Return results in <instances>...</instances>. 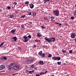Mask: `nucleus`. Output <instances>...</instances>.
Instances as JSON below:
<instances>
[{
  "label": "nucleus",
  "mask_w": 76,
  "mask_h": 76,
  "mask_svg": "<svg viewBox=\"0 0 76 76\" xmlns=\"http://www.w3.org/2000/svg\"><path fill=\"white\" fill-rule=\"evenodd\" d=\"M50 38H48L47 37H45V39L46 40V41H47L48 42L50 43V42H55L56 41V39L54 37H50Z\"/></svg>",
  "instance_id": "1"
},
{
  "label": "nucleus",
  "mask_w": 76,
  "mask_h": 76,
  "mask_svg": "<svg viewBox=\"0 0 76 76\" xmlns=\"http://www.w3.org/2000/svg\"><path fill=\"white\" fill-rule=\"evenodd\" d=\"M52 58L53 60H58V61H59V60H61V58L59 56L53 57H52Z\"/></svg>",
  "instance_id": "2"
},
{
  "label": "nucleus",
  "mask_w": 76,
  "mask_h": 76,
  "mask_svg": "<svg viewBox=\"0 0 76 76\" xmlns=\"http://www.w3.org/2000/svg\"><path fill=\"white\" fill-rule=\"evenodd\" d=\"M53 13L55 16H58L59 15V11L58 10H56L53 11Z\"/></svg>",
  "instance_id": "3"
},
{
  "label": "nucleus",
  "mask_w": 76,
  "mask_h": 76,
  "mask_svg": "<svg viewBox=\"0 0 76 76\" xmlns=\"http://www.w3.org/2000/svg\"><path fill=\"white\" fill-rule=\"evenodd\" d=\"M23 38H24L23 42H26L29 41V39H28V36H26L24 35Z\"/></svg>",
  "instance_id": "4"
},
{
  "label": "nucleus",
  "mask_w": 76,
  "mask_h": 76,
  "mask_svg": "<svg viewBox=\"0 0 76 76\" xmlns=\"http://www.w3.org/2000/svg\"><path fill=\"white\" fill-rule=\"evenodd\" d=\"M12 42H16L17 41V37H16L15 36L14 37H12Z\"/></svg>",
  "instance_id": "5"
},
{
  "label": "nucleus",
  "mask_w": 76,
  "mask_h": 76,
  "mask_svg": "<svg viewBox=\"0 0 76 76\" xmlns=\"http://www.w3.org/2000/svg\"><path fill=\"white\" fill-rule=\"evenodd\" d=\"M13 68L15 70H18V69H19V68H20V67L18 65H15L13 66Z\"/></svg>",
  "instance_id": "6"
},
{
  "label": "nucleus",
  "mask_w": 76,
  "mask_h": 76,
  "mask_svg": "<svg viewBox=\"0 0 76 76\" xmlns=\"http://www.w3.org/2000/svg\"><path fill=\"white\" fill-rule=\"evenodd\" d=\"M71 37L72 38H75V37H76V34L75 33H72L71 35Z\"/></svg>",
  "instance_id": "7"
},
{
  "label": "nucleus",
  "mask_w": 76,
  "mask_h": 76,
  "mask_svg": "<svg viewBox=\"0 0 76 76\" xmlns=\"http://www.w3.org/2000/svg\"><path fill=\"white\" fill-rule=\"evenodd\" d=\"M5 68V66L3 65H1L0 66V70H1Z\"/></svg>",
  "instance_id": "8"
},
{
  "label": "nucleus",
  "mask_w": 76,
  "mask_h": 76,
  "mask_svg": "<svg viewBox=\"0 0 76 76\" xmlns=\"http://www.w3.org/2000/svg\"><path fill=\"white\" fill-rule=\"evenodd\" d=\"M42 34H41L40 33L38 32L37 33V37H38V38H40V37H42Z\"/></svg>",
  "instance_id": "9"
},
{
  "label": "nucleus",
  "mask_w": 76,
  "mask_h": 76,
  "mask_svg": "<svg viewBox=\"0 0 76 76\" xmlns=\"http://www.w3.org/2000/svg\"><path fill=\"white\" fill-rule=\"evenodd\" d=\"M16 29H14L12 30V31H10V32L12 34H15V32H16Z\"/></svg>",
  "instance_id": "10"
},
{
  "label": "nucleus",
  "mask_w": 76,
  "mask_h": 76,
  "mask_svg": "<svg viewBox=\"0 0 76 76\" xmlns=\"http://www.w3.org/2000/svg\"><path fill=\"white\" fill-rule=\"evenodd\" d=\"M1 59L2 60H7V58L6 57V56H2L1 58Z\"/></svg>",
  "instance_id": "11"
},
{
  "label": "nucleus",
  "mask_w": 76,
  "mask_h": 76,
  "mask_svg": "<svg viewBox=\"0 0 76 76\" xmlns=\"http://www.w3.org/2000/svg\"><path fill=\"white\" fill-rule=\"evenodd\" d=\"M39 63L40 65H43L44 64V62L42 61H39Z\"/></svg>",
  "instance_id": "12"
},
{
  "label": "nucleus",
  "mask_w": 76,
  "mask_h": 76,
  "mask_svg": "<svg viewBox=\"0 0 76 76\" xmlns=\"http://www.w3.org/2000/svg\"><path fill=\"white\" fill-rule=\"evenodd\" d=\"M40 56H41L42 58H44L45 57V54L44 53H42V54L40 55Z\"/></svg>",
  "instance_id": "13"
},
{
  "label": "nucleus",
  "mask_w": 76,
  "mask_h": 76,
  "mask_svg": "<svg viewBox=\"0 0 76 76\" xmlns=\"http://www.w3.org/2000/svg\"><path fill=\"white\" fill-rule=\"evenodd\" d=\"M12 67H11V66H10V65H8L7 67L8 70H10L12 69Z\"/></svg>",
  "instance_id": "14"
},
{
  "label": "nucleus",
  "mask_w": 76,
  "mask_h": 76,
  "mask_svg": "<svg viewBox=\"0 0 76 76\" xmlns=\"http://www.w3.org/2000/svg\"><path fill=\"white\" fill-rule=\"evenodd\" d=\"M29 5L30 8H31V9H32V8H34V5L33 4H29Z\"/></svg>",
  "instance_id": "15"
},
{
  "label": "nucleus",
  "mask_w": 76,
  "mask_h": 76,
  "mask_svg": "<svg viewBox=\"0 0 76 76\" xmlns=\"http://www.w3.org/2000/svg\"><path fill=\"white\" fill-rule=\"evenodd\" d=\"M34 72H35V70H32L31 71H29L28 73H29V74H32V73Z\"/></svg>",
  "instance_id": "16"
},
{
  "label": "nucleus",
  "mask_w": 76,
  "mask_h": 76,
  "mask_svg": "<svg viewBox=\"0 0 76 76\" xmlns=\"http://www.w3.org/2000/svg\"><path fill=\"white\" fill-rule=\"evenodd\" d=\"M10 18H14V15L13 14L10 15Z\"/></svg>",
  "instance_id": "17"
},
{
  "label": "nucleus",
  "mask_w": 76,
  "mask_h": 76,
  "mask_svg": "<svg viewBox=\"0 0 76 76\" xmlns=\"http://www.w3.org/2000/svg\"><path fill=\"white\" fill-rule=\"evenodd\" d=\"M42 51H41L39 52L38 54L39 56H41V55H42Z\"/></svg>",
  "instance_id": "18"
},
{
  "label": "nucleus",
  "mask_w": 76,
  "mask_h": 76,
  "mask_svg": "<svg viewBox=\"0 0 76 76\" xmlns=\"http://www.w3.org/2000/svg\"><path fill=\"white\" fill-rule=\"evenodd\" d=\"M10 65L12 67V66H14L15 65V63H12L10 64L9 65Z\"/></svg>",
  "instance_id": "19"
},
{
  "label": "nucleus",
  "mask_w": 76,
  "mask_h": 76,
  "mask_svg": "<svg viewBox=\"0 0 76 76\" xmlns=\"http://www.w3.org/2000/svg\"><path fill=\"white\" fill-rule=\"evenodd\" d=\"M30 59H27L26 61V63L30 62Z\"/></svg>",
  "instance_id": "20"
},
{
  "label": "nucleus",
  "mask_w": 76,
  "mask_h": 76,
  "mask_svg": "<svg viewBox=\"0 0 76 76\" xmlns=\"http://www.w3.org/2000/svg\"><path fill=\"white\" fill-rule=\"evenodd\" d=\"M57 63L58 65H61V61L59 62L58 61L57 62Z\"/></svg>",
  "instance_id": "21"
},
{
  "label": "nucleus",
  "mask_w": 76,
  "mask_h": 76,
  "mask_svg": "<svg viewBox=\"0 0 76 76\" xmlns=\"http://www.w3.org/2000/svg\"><path fill=\"white\" fill-rule=\"evenodd\" d=\"M52 57V55L50 54H49L48 57V58H50V57Z\"/></svg>",
  "instance_id": "22"
},
{
  "label": "nucleus",
  "mask_w": 76,
  "mask_h": 76,
  "mask_svg": "<svg viewBox=\"0 0 76 76\" xmlns=\"http://www.w3.org/2000/svg\"><path fill=\"white\" fill-rule=\"evenodd\" d=\"M36 15H37V13L36 12H34L33 13L32 15H33L34 16H35Z\"/></svg>",
  "instance_id": "23"
},
{
  "label": "nucleus",
  "mask_w": 76,
  "mask_h": 76,
  "mask_svg": "<svg viewBox=\"0 0 76 76\" xmlns=\"http://www.w3.org/2000/svg\"><path fill=\"white\" fill-rule=\"evenodd\" d=\"M44 74H45L44 72H40L39 73L40 75H44Z\"/></svg>",
  "instance_id": "24"
},
{
  "label": "nucleus",
  "mask_w": 76,
  "mask_h": 76,
  "mask_svg": "<svg viewBox=\"0 0 76 76\" xmlns=\"http://www.w3.org/2000/svg\"><path fill=\"white\" fill-rule=\"evenodd\" d=\"M30 62H33L34 61V59H30Z\"/></svg>",
  "instance_id": "25"
},
{
  "label": "nucleus",
  "mask_w": 76,
  "mask_h": 76,
  "mask_svg": "<svg viewBox=\"0 0 76 76\" xmlns=\"http://www.w3.org/2000/svg\"><path fill=\"white\" fill-rule=\"evenodd\" d=\"M43 1H45L44 2V3H46V2H47V1H49L50 0H43Z\"/></svg>",
  "instance_id": "26"
},
{
  "label": "nucleus",
  "mask_w": 76,
  "mask_h": 76,
  "mask_svg": "<svg viewBox=\"0 0 76 76\" xmlns=\"http://www.w3.org/2000/svg\"><path fill=\"white\" fill-rule=\"evenodd\" d=\"M74 15L75 16H76V10H75L74 12Z\"/></svg>",
  "instance_id": "27"
},
{
  "label": "nucleus",
  "mask_w": 76,
  "mask_h": 76,
  "mask_svg": "<svg viewBox=\"0 0 76 76\" xmlns=\"http://www.w3.org/2000/svg\"><path fill=\"white\" fill-rule=\"evenodd\" d=\"M62 53H66V50H62Z\"/></svg>",
  "instance_id": "28"
},
{
  "label": "nucleus",
  "mask_w": 76,
  "mask_h": 76,
  "mask_svg": "<svg viewBox=\"0 0 76 76\" xmlns=\"http://www.w3.org/2000/svg\"><path fill=\"white\" fill-rule=\"evenodd\" d=\"M50 18H50V19H51V20H53L54 19V18L53 16V17H50Z\"/></svg>",
  "instance_id": "29"
},
{
  "label": "nucleus",
  "mask_w": 76,
  "mask_h": 76,
  "mask_svg": "<svg viewBox=\"0 0 76 76\" xmlns=\"http://www.w3.org/2000/svg\"><path fill=\"white\" fill-rule=\"evenodd\" d=\"M29 2L28 1H26L25 2V4H29Z\"/></svg>",
  "instance_id": "30"
},
{
  "label": "nucleus",
  "mask_w": 76,
  "mask_h": 76,
  "mask_svg": "<svg viewBox=\"0 0 76 76\" xmlns=\"http://www.w3.org/2000/svg\"><path fill=\"white\" fill-rule=\"evenodd\" d=\"M41 28L42 29H45V27H44L42 26H41Z\"/></svg>",
  "instance_id": "31"
},
{
  "label": "nucleus",
  "mask_w": 76,
  "mask_h": 76,
  "mask_svg": "<svg viewBox=\"0 0 76 76\" xmlns=\"http://www.w3.org/2000/svg\"><path fill=\"white\" fill-rule=\"evenodd\" d=\"M75 19L74 17L72 16L71 17V19H72V20H73V19Z\"/></svg>",
  "instance_id": "32"
},
{
  "label": "nucleus",
  "mask_w": 76,
  "mask_h": 76,
  "mask_svg": "<svg viewBox=\"0 0 76 76\" xmlns=\"http://www.w3.org/2000/svg\"><path fill=\"white\" fill-rule=\"evenodd\" d=\"M34 66L33 65H32L31 66V67L32 68V69L34 68Z\"/></svg>",
  "instance_id": "33"
},
{
  "label": "nucleus",
  "mask_w": 76,
  "mask_h": 76,
  "mask_svg": "<svg viewBox=\"0 0 76 76\" xmlns=\"http://www.w3.org/2000/svg\"><path fill=\"white\" fill-rule=\"evenodd\" d=\"M13 4L15 6V5H16L17 4V2H15L13 3Z\"/></svg>",
  "instance_id": "34"
},
{
  "label": "nucleus",
  "mask_w": 76,
  "mask_h": 76,
  "mask_svg": "<svg viewBox=\"0 0 76 76\" xmlns=\"http://www.w3.org/2000/svg\"><path fill=\"white\" fill-rule=\"evenodd\" d=\"M25 15H23V16H21L20 17V18H25Z\"/></svg>",
  "instance_id": "35"
},
{
  "label": "nucleus",
  "mask_w": 76,
  "mask_h": 76,
  "mask_svg": "<svg viewBox=\"0 0 76 76\" xmlns=\"http://www.w3.org/2000/svg\"><path fill=\"white\" fill-rule=\"evenodd\" d=\"M28 37L29 38H31V35H29Z\"/></svg>",
  "instance_id": "36"
},
{
  "label": "nucleus",
  "mask_w": 76,
  "mask_h": 76,
  "mask_svg": "<svg viewBox=\"0 0 76 76\" xmlns=\"http://www.w3.org/2000/svg\"><path fill=\"white\" fill-rule=\"evenodd\" d=\"M7 9L10 10V6H8L7 7Z\"/></svg>",
  "instance_id": "37"
},
{
  "label": "nucleus",
  "mask_w": 76,
  "mask_h": 76,
  "mask_svg": "<svg viewBox=\"0 0 76 76\" xmlns=\"http://www.w3.org/2000/svg\"><path fill=\"white\" fill-rule=\"evenodd\" d=\"M28 14L29 15H31V12H29Z\"/></svg>",
  "instance_id": "38"
},
{
  "label": "nucleus",
  "mask_w": 76,
  "mask_h": 76,
  "mask_svg": "<svg viewBox=\"0 0 76 76\" xmlns=\"http://www.w3.org/2000/svg\"><path fill=\"white\" fill-rule=\"evenodd\" d=\"M18 49L19 50H20H20H21V48H20V47H18Z\"/></svg>",
  "instance_id": "39"
},
{
  "label": "nucleus",
  "mask_w": 76,
  "mask_h": 76,
  "mask_svg": "<svg viewBox=\"0 0 76 76\" xmlns=\"http://www.w3.org/2000/svg\"><path fill=\"white\" fill-rule=\"evenodd\" d=\"M69 53L70 54H71V53H72V50H69Z\"/></svg>",
  "instance_id": "40"
},
{
  "label": "nucleus",
  "mask_w": 76,
  "mask_h": 76,
  "mask_svg": "<svg viewBox=\"0 0 76 76\" xmlns=\"http://www.w3.org/2000/svg\"><path fill=\"white\" fill-rule=\"evenodd\" d=\"M21 28H24V27H25V26H24V25H21Z\"/></svg>",
  "instance_id": "41"
},
{
  "label": "nucleus",
  "mask_w": 76,
  "mask_h": 76,
  "mask_svg": "<svg viewBox=\"0 0 76 76\" xmlns=\"http://www.w3.org/2000/svg\"><path fill=\"white\" fill-rule=\"evenodd\" d=\"M44 20H47V18H46V17H44Z\"/></svg>",
  "instance_id": "42"
},
{
  "label": "nucleus",
  "mask_w": 76,
  "mask_h": 76,
  "mask_svg": "<svg viewBox=\"0 0 76 76\" xmlns=\"http://www.w3.org/2000/svg\"><path fill=\"white\" fill-rule=\"evenodd\" d=\"M4 43V42H2L1 44V45L2 46L3 45Z\"/></svg>",
  "instance_id": "43"
},
{
  "label": "nucleus",
  "mask_w": 76,
  "mask_h": 76,
  "mask_svg": "<svg viewBox=\"0 0 76 76\" xmlns=\"http://www.w3.org/2000/svg\"><path fill=\"white\" fill-rule=\"evenodd\" d=\"M34 48H36V47H37V46H36L35 45H34Z\"/></svg>",
  "instance_id": "44"
},
{
  "label": "nucleus",
  "mask_w": 76,
  "mask_h": 76,
  "mask_svg": "<svg viewBox=\"0 0 76 76\" xmlns=\"http://www.w3.org/2000/svg\"><path fill=\"white\" fill-rule=\"evenodd\" d=\"M55 24H56L57 25H58L59 24V23H55Z\"/></svg>",
  "instance_id": "45"
},
{
  "label": "nucleus",
  "mask_w": 76,
  "mask_h": 76,
  "mask_svg": "<svg viewBox=\"0 0 76 76\" xmlns=\"http://www.w3.org/2000/svg\"><path fill=\"white\" fill-rule=\"evenodd\" d=\"M36 76H40V75H39L38 74H36Z\"/></svg>",
  "instance_id": "46"
},
{
  "label": "nucleus",
  "mask_w": 76,
  "mask_h": 76,
  "mask_svg": "<svg viewBox=\"0 0 76 76\" xmlns=\"http://www.w3.org/2000/svg\"><path fill=\"white\" fill-rule=\"evenodd\" d=\"M34 69L35 70H37V67H36V68L35 67Z\"/></svg>",
  "instance_id": "47"
},
{
  "label": "nucleus",
  "mask_w": 76,
  "mask_h": 76,
  "mask_svg": "<svg viewBox=\"0 0 76 76\" xmlns=\"http://www.w3.org/2000/svg\"><path fill=\"white\" fill-rule=\"evenodd\" d=\"M26 73H28V71L27 70H26Z\"/></svg>",
  "instance_id": "48"
},
{
  "label": "nucleus",
  "mask_w": 76,
  "mask_h": 76,
  "mask_svg": "<svg viewBox=\"0 0 76 76\" xmlns=\"http://www.w3.org/2000/svg\"><path fill=\"white\" fill-rule=\"evenodd\" d=\"M37 39H36V40H34V41L35 42H37Z\"/></svg>",
  "instance_id": "49"
},
{
  "label": "nucleus",
  "mask_w": 76,
  "mask_h": 76,
  "mask_svg": "<svg viewBox=\"0 0 76 76\" xmlns=\"http://www.w3.org/2000/svg\"><path fill=\"white\" fill-rule=\"evenodd\" d=\"M58 25H59V26H61V24L59 23V24H58Z\"/></svg>",
  "instance_id": "50"
},
{
  "label": "nucleus",
  "mask_w": 76,
  "mask_h": 76,
  "mask_svg": "<svg viewBox=\"0 0 76 76\" xmlns=\"http://www.w3.org/2000/svg\"><path fill=\"white\" fill-rule=\"evenodd\" d=\"M47 71H46L45 72H44V73H47Z\"/></svg>",
  "instance_id": "51"
},
{
  "label": "nucleus",
  "mask_w": 76,
  "mask_h": 76,
  "mask_svg": "<svg viewBox=\"0 0 76 76\" xmlns=\"http://www.w3.org/2000/svg\"><path fill=\"white\" fill-rule=\"evenodd\" d=\"M2 12V10L1 9H0V12Z\"/></svg>",
  "instance_id": "52"
},
{
  "label": "nucleus",
  "mask_w": 76,
  "mask_h": 76,
  "mask_svg": "<svg viewBox=\"0 0 76 76\" xmlns=\"http://www.w3.org/2000/svg\"><path fill=\"white\" fill-rule=\"evenodd\" d=\"M17 74H18V73H15V74H13V75H16Z\"/></svg>",
  "instance_id": "53"
},
{
  "label": "nucleus",
  "mask_w": 76,
  "mask_h": 76,
  "mask_svg": "<svg viewBox=\"0 0 76 76\" xmlns=\"http://www.w3.org/2000/svg\"><path fill=\"white\" fill-rule=\"evenodd\" d=\"M29 23H30L31 24H32V22H29Z\"/></svg>",
  "instance_id": "54"
},
{
  "label": "nucleus",
  "mask_w": 76,
  "mask_h": 76,
  "mask_svg": "<svg viewBox=\"0 0 76 76\" xmlns=\"http://www.w3.org/2000/svg\"><path fill=\"white\" fill-rule=\"evenodd\" d=\"M2 46V45H1V44L0 45V47H1Z\"/></svg>",
  "instance_id": "55"
},
{
  "label": "nucleus",
  "mask_w": 76,
  "mask_h": 76,
  "mask_svg": "<svg viewBox=\"0 0 76 76\" xmlns=\"http://www.w3.org/2000/svg\"><path fill=\"white\" fill-rule=\"evenodd\" d=\"M75 42H76V39H75Z\"/></svg>",
  "instance_id": "56"
},
{
  "label": "nucleus",
  "mask_w": 76,
  "mask_h": 76,
  "mask_svg": "<svg viewBox=\"0 0 76 76\" xmlns=\"http://www.w3.org/2000/svg\"><path fill=\"white\" fill-rule=\"evenodd\" d=\"M9 76H11V75H9Z\"/></svg>",
  "instance_id": "57"
}]
</instances>
